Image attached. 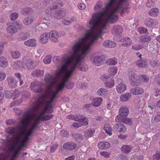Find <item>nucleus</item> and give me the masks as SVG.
<instances>
[{"instance_id":"obj_18","label":"nucleus","mask_w":160,"mask_h":160,"mask_svg":"<svg viewBox=\"0 0 160 160\" xmlns=\"http://www.w3.org/2000/svg\"><path fill=\"white\" fill-rule=\"evenodd\" d=\"M113 128L115 131L121 132H124L126 130V128L124 126L119 123L115 124Z\"/></svg>"},{"instance_id":"obj_20","label":"nucleus","mask_w":160,"mask_h":160,"mask_svg":"<svg viewBox=\"0 0 160 160\" xmlns=\"http://www.w3.org/2000/svg\"><path fill=\"white\" fill-rule=\"evenodd\" d=\"M129 112V109L126 106L121 107L119 110V114L121 117L127 116L128 115Z\"/></svg>"},{"instance_id":"obj_31","label":"nucleus","mask_w":160,"mask_h":160,"mask_svg":"<svg viewBox=\"0 0 160 160\" xmlns=\"http://www.w3.org/2000/svg\"><path fill=\"white\" fill-rule=\"evenodd\" d=\"M49 35L50 40H53L54 39H57L59 37L58 34L56 31H51Z\"/></svg>"},{"instance_id":"obj_9","label":"nucleus","mask_w":160,"mask_h":160,"mask_svg":"<svg viewBox=\"0 0 160 160\" xmlns=\"http://www.w3.org/2000/svg\"><path fill=\"white\" fill-rule=\"evenodd\" d=\"M21 94H22L21 97L19 99L16 100L13 102L10 105V106L12 107L14 106L18 105L23 101H26L29 99L30 97V93L27 91H22L21 92Z\"/></svg>"},{"instance_id":"obj_46","label":"nucleus","mask_w":160,"mask_h":160,"mask_svg":"<svg viewBox=\"0 0 160 160\" xmlns=\"http://www.w3.org/2000/svg\"><path fill=\"white\" fill-rule=\"evenodd\" d=\"M21 94V92L19 91L17 89H15L13 93H12L13 99H14L17 98Z\"/></svg>"},{"instance_id":"obj_47","label":"nucleus","mask_w":160,"mask_h":160,"mask_svg":"<svg viewBox=\"0 0 160 160\" xmlns=\"http://www.w3.org/2000/svg\"><path fill=\"white\" fill-rule=\"evenodd\" d=\"M18 13L17 12H14L10 14V18L12 21H14L18 18Z\"/></svg>"},{"instance_id":"obj_23","label":"nucleus","mask_w":160,"mask_h":160,"mask_svg":"<svg viewBox=\"0 0 160 160\" xmlns=\"http://www.w3.org/2000/svg\"><path fill=\"white\" fill-rule=\"evenodd\" d=\"M137 66L140 68H145L148 66L146 61L145 59H139L136 62Z\"/></svg>"},{"instance_id":"obj_1","label":"nucleus","mask_w":160,"mask_h":160,"mask_svg":"<svg viewBox=\"0 0 160 160\" xmlns=\"http://www.w3.org/2000/svg\"><path fill=\"white\" fill-rule=\"evenodd\" d=\"M80 42L75 44L72 48L73 53L70 57L66 59L64 64L62 65L59 72L57 73L58 76L64 74L63 77L68 81L70 78L76 68L82 71L84 69L81 64V61L84 58V55L86 54L90 49L91 45L95 41H79Z\"/></svg>"},{"instance_id":"obj_35","label":"nucleus","mask_w":160,"mask_h":160,"mask_svg":"<svg viewBox=\"0 0 160 160\" xmlns=\"http://www.w3.org/2000/svg\"><path fill=\"white\" fill-rule=\"evenodd\" d=\"M104 130L105 132L109 135H112V128L108 124H106L104 127Z\"/></svg>"},{"instance_id":"obj_44","label":"nucleus","mask_w":160,"mask_h":160,"mask_svg":"<svg viewBox=\"0 0 160 160\" xmlns=\"http://www.w3.org/2000/svg\"><path fill=\"white\" fill-rule=\"evenodd\" d=\"M20 53L18 51H12L11 52V55L12 57L14 59L18 58L20 55Z\"/></svg>"},{"instance_id":"obj_22","label":"nucleus","mask_w":160,"mask_h":160,"mask_svg":"<svg viewBox=\"0 0 160 160\" xmlns=\"http://www.w3.org/2000/svg\"><path fill=\"white\" fill-rule=\"evenodd\" d=\"M130 92L134 95H140L143 93V90L141 88L137 87L131 88Z\"/></svg>"},{"instance_id":"obj_7","label":"nucleus","mask_w":160,"mask_h":160,"mask_svg":"<svg viewBox=\"0 0 160 160\" xmlns=\"http://www.w3.org/2000/svg\"><path fill=\"white\" fill-rule=\"evenodd\" d=\"M27 126L24 127L23 126H22V127H19V129L20 131V133L18 136H20L21 138L23 136L22 140L27 143L29 139V137L31 135L33 131L37 127V126L36 124L33 123L31 126L30 130L27 131L26 127Z\"/></svg>"},{"instance_id":"obj_58","label":"nucleus","mask_w":160,"mask_h":160,"mask_svg":"<svg viewBox=\"0 0 160 160\" xmlns=\"http://www.w3.org/2000/svg\"><path fill=\"white\" fill-rule=\"evenodd\" d=\"M58 145L57 144H55L50 147V151L52 153L54 152L58 148Z\"/></svg>"},{"instance_id":"obj_36","label":"nucleus","mask_w":160,"mask_h":160,"mask_svg":"<svg viewBox=\"0 0 160 160\" xmlns=\"http://www.w3.org/2000/svg\"><path fill=\"white\" fill-rule=\"evenodd\" d=\"M131 147L128 145H123L121 148L122 151L124 153H127L130 152L131 150Z\"/></svg>"},{"instance_id":"obj_39","label":"nucleus","mask_w":160,"mask_h":160,"mask_svg":"<svg viewBox=\"0 0 160 160\" xmlns=\"http://www.w3.org/2000/svg\"><path fill=\"white\" fill-rule=\"evenodd\" d=\"M72 135L73 138L75 139L77 142H80L83 138V136L81 134L73 133Z\"/></svg>"},{"instance_id":"obj_41","label":"nucleus","mask_w":160,"mask_h":160,"mask_svg":"<svg viewBox=\"0 0 160 160\" xmlns=\"http://www.w3.org/2000/svg\"><path fill=\"white\" fill-rule=\"evenodd\" d=\"M110 144L108 142H101V149H107L110 147Z\"/></svg>"},{"instance_id":"obj_33","label":"nucleus","mask_w":160,"mask_h":160,"mask_svg":"<svg viewBox=\"0 0 160 160\" xmlns=\"http://www.w3.org/2000/svg\"><path fill=\"white\" fill-rule=\"evenodd\" d=\"M158 9L157 8H153L148 11V14L151 16L155 17L158 15Z\"/></svg>"},{"instance_id":"obj_48","label":"nucleus","mask_w":160,"mask_h":160,"mask_svg":"<svg viewBox=\"0 0 160 160\" xmlns=\"http://www.w3.org/2000/svg\"><path fill=\"white\" fill-rule=\"evenodd\" d=\"M52 56L50 55H48L44 58L43 62L46 64H48L51 62V61Z\"/></svg>"},{"instance_id":"obj_13","label":"nucleus","mask_w":160,"mask_h":160,"mask_svg":"<svg viewBox=\"0 0 160 160\" xmlns=\"http://www.w3.org/2000/svg\"><path fill=\"white\" fill-rule=\"evenodd\" d=\"M118 84L116 86V90L119 93L124 92L127 89L126 85L122 82V80L120 78L117 79Z\"/></svg>"},{"instance_id":"obj_57","label":"nucleus","mask_w":160,"mask_h":160,"mask_svg":"<svg viewBox=\"0 0 160 160\" xmlns=\"http://www.w3.org/2000/svg\"><path fill=\"white\" fill-rule=\"evenodd\" d=\"M122 122L125 124L131 125L132 122L131 120L128 118H125L122 119Z\"/></svg>"},{"instance_id":"obj_6","label":"nucleus","mask_w":160,"mask_h":160,"mask_svg":"<svg viewBox=\"0 0 160 160\" xmlns=\"http://www.w3.org/2000/svg\"><path fill=\"white\" fill-rule=\"evenodd\" d=\"M42 104L45 105V107L43 110L37 117L38 119H40L41 121H44L45 117V113H52L53 112V106L51 105V103L52 102L54 99L49 98H47L45 99H41Z\"/></svg>"},{"instance_id":"obj_32","label":"nucleus","mask_w":160,"mask_h":160,"mask_svg":"<svg viewBox=\"0 0 160 160\" xmlns=\"http://www.w3.org/2000/svg\"><path fill=\"white\" fill-rule=\"evenodd\" d=\"M95 130L93 129L89 128L86 129L84 132L85 136L86 138L92 137L94 134Z\"/></svg>"},{"instance_id":"obj_12","label":"nucleus","mask_w":160,"mask_h":160,"mask_svg":"<svg viewBox=\"0 0 160 160\" xmlns=\"http://www.w3.org/2000/svg\"><path fill=\"white\" fill-rule=\"evenodd\" d=\"M41 86V83L40 82L35 81L31 83L30 88L32 90L35 92L41 93L43 91V89Z\"/></svg>"},{"instance_id":"obj_63","label":"nucleus","mask_w":160,"mask_h":160,"mask_svg":"<svg viewBox=\"0 0 160 160\" xmlns=\"http://www.w3.org/2000/svg\"><path fill=\"white\" fill-rule=\"evenodd\" d=\"M108 93L107 90L105 88H101V96H104Z\"/></svg>"},{"instance_id":"obj_21","label":"nucleus","mask_w":160,"mask_h":160,"mask_svg":"<svg viewBox=\"0 0 160 160\" xmlns=\"http://www.w3.org/2000/svg\"><path fill=\"white\" fill-rule=\"evenodd\" d=\"M131 94L129 92H127L121 95L120 100L122 102H126L129 100L131 97Z\"/></svg>"},{"instance_id":"obj_34","label":"nucleus","mask_w":160,"mask_h":160,"mask_svg":"<svg viewBox=\"0 0 160 160\" xmlns=\"http://www.w3.org/2000/svg\"><path fill=\"white\" fill-rule=\"evenodd\" d=\"M8 65L7 60L4 57H0V67H5Z\"/></svg>"},{"instance_id":"obj_14","label":"nucleus","mask_w":160,"mask_h":160,"mask_svg":"<svg viewBox=\"0 0 160 160\" xmlns=\"http://www.w3.org/2000/svg\"><path fill=\"white\" fill-rule=\"evenodd\" d=\"M112 32L114 35L120 37L123 32V28L118 25H115L112 30Z\"/></svg>"},{"instance_id":"obj_29","label":"nucleus","mask_w":160,"mask_h":160,"mask_svg":"<svg viewBox=\"0 0 160 160\" xmlns=\"http://www.w3.org/2000/svg\"><path fill=\"white\" fill-rule=\"evenodd\" d=\"M65 15V12L60 10H55V12L53 13L54 17L58 19H60L63 17Z\"/></svg>"},{"instance_id":"obj_26","label":"nucleus","mask_w":160,"mask_h":160,"mask_svg":"<svg viewBox=\"0 0 160 160\" xmlns=\"http://www.w3.org/2000/svg\"><path fill=\"white\" fill-rule=\"evenodd\" d=\"M44 71L42 70H40L39 69H37L32 72V76L33 77H41L43 76Z\"/></svg>"},{"instance_id":"obj_52","label":"nucleus","mask_w":160,"mask_h":160,"mask_svg":"<svg viewBox=\"0 0 160 160\" xmlns=\"http://www.w3.org/2000/svg\"><path fill=\"white\" fill-rule=\"evenodd\" d=\"M138 31L140 34H143L148 32L147 29L143 27L138 28Z\"/></svg>"},{"instance_id":"obj_51","label":"nucleus","mask_w":160,"mask_h":160,"mask_svg":"<svg viewBox=\"0 0 160 160\" xmlns=\"http://www.w3.org/2000/svg\"><path fill=\"white\" fill-rule=\"evenodd\" d=\"M6 132L9 134H14L15 132V129L14 127H8L6 129Z\"/></svg>"},{"instance_id":"obj_54","label":"nucleus","mask_w":160,"mask_h":160,"mask_svg":"<svg viewBox=\"0 0 160 160\" xmlns=\"http://www.w3.org/2000/svg\"><path fill=\"white\" fill-rule=\"evenodd\" d=\"M80 122H81V123L82 122L83 123V124L86 125H88V119L86 118H85L83 117L82 116H81V117L80 119Z\"/></svg>"},{"instance_id":"obj_55","label":"nucleus","mask_w":160,"mask_h":160,"mask_svg":"<svg viewBox=\"0 0 160 160\" xmlns=\"http://www.w3.org/2000/svg\"><path fill=\"white\" fill-rule=\"evenodd\" d=\"M100 57H97L94 58L93 59V63L97 66H99L100 64L99 60Z\"/></svg>"},{"instance_id":"obj_38","label":"nucleus","mask_w":160,"mask_h":160,"mask_svg":"<svg viewBox=\"0 0 160 160\" xmlns=\"http://www.w3.org/2000/svg\"><path fill=\"white\" fill-rule=\"evenodd\" d=\"M63 6L62 2L61 1H57L53 3L52 7L55 10Z\"/></svg>"},{"instance_id":"obj_45","label":"nucleus","mask_w":160,"mask_h":160,"mask_svg":"<svg viewBox=\"0 0 160 160\" xmlns=\"http://www.w3.org/2000/svg\"><path fill=\"white\" fill-rule=\"evenodd\" d=\"M106 63L109 65H115L117 63V62L115 59L111 58L107 60Z\"/></svg>"},{"instance_id":"obj_5","label":"nucleus","mask_w":160,"mask_h":160,"mask_svg":"<svg viewBox=\"0 0 160 160\" xmlns=\"http://www.w3.org/2000/svg\"><path fill=\"white\" fill-rule=\"evenodd\" d=\"M12 144L10 147L9 150L13 153L11 160H15V158L22 149L26 147L27 142L21 139L20 136H17L12 140Z\"/></svg>"},{"instance_id":"obj_64","label":"nucleus","mask_w":160,"mask_h":160,"mask_svg":"<svg viewBox=\"0 0 160 160\" xmlns=\"http://www.w3.org/2000/svg\"><path fill=\"white\" fill-rule=\"evenodd\" d=\"M60 133V135L62 136L65 137L68 136L69 134L68 132L66 130H61Z\"/></svg>"},{"instance_id":"obj_49","label":"nucleus","mask_w":160,"mask_h":160,"mask_svg":"<svg viewBox=\"0 0 160 160\" xmlns=\"http://www.w3.org/2000/svg\"><path fill=\"white\" fill-rule=\"evenodd\" d=\"M55 10L53 7L52 8L48 7L45 9V12L46 13L50 15L54 12Z\"/></svg>"},{"instance_id":"obj_11","label":"nucleus","mask_w":160,"mask_h":160,"mask_svg":"<svg viewBox=\"0 0 160 160\" xmlns=\"http://www.w3.org/2000/svg\"><path fill=\"white\" fill-rule=\"evenodd\" d=\"M128 76L129 79L132 85H138V81L137 79L138 76L134 72L131 70L128 71Z\"/></svg>"},{"instance_id":"obj_53","label":"nucleus","mask_w":160,"mask_h":160,"mask_svg":"<svg viewBox=\"0 0 160 160\" xmlns=\"http://www.w3.org/2000/svg\"><path fill=\"white\" fill-rule=\"evenodd\" d=\"M23 61H16L14 63V67L16 68H19L21 66L23 65V64H24Z\"/></svg>"},{"instance_id":"obj_15","label":"nucleus","mask_w":160,"mask_h":160,"mask_svg":"<svg viewBox=\"0 0 160 160\" xmlns=\"http://www.w3.org/2000/svg\"><path fill=\"white\" fill-rule=\"evenodd\" d=\"M76 147L77 144L75 143L70 142L64 143L63 148L65 150L71 151L75 149Z\"/></svg>"},{"instance_id":"obj_43","label":"nucleus","mask_w":160,"mask_h":160,"mask_svg":"<svg viewBox=\"0 0 160 160\" xmlns=\"http://www.w3.org/2000/svg\"><path fill=\"white\" fill-rule=\"evenodd\" d=\"M149 80V78L144 75H140L138 76V81L141 82H147Z\"/></svg>"},{"instance_id":"obj_59","label":"nucleus","mask_w":160,"mask_h":160,"mask_svg":"<svg viewBox=\"0 0 160 160\" xmlns=\"http://www.w3.org/2000/svg\"><path fill=\"white\" fill-rule=\"evenodd\" d=\"M143 47L142 45L136 44L133 46L132 47V48L133 50H138L141 49Z\"/></svg>"},{"instance_id":"obj_3","label":"nucleus","mask_w":160,"mask_h":160,"mask_svg":"<svg viewBox=\"0 0 160 160\" xmlns=\"http://www.w3.org/2000/svg\"><path fill=\"white\" fill-rule=\"evenodd\" d=\"M96 12L93 13L89 22L91 29L87 31L83 37L78 40H96L100 33V1L97 2L94 7Z\"/></svg>"},{"instance_id":"obj_16","label":"nucleus","mask_w":160,"mask_h":160,"mask_svg":"<svg viewBox=\"0 0 160 160\" xmlns=\"http://www.w3.org/2000/svg\"><path fill=\"white\" fill-rule=\"evenodd\" d=\"M7 79L10 88H13L16 87L17 81L15 79L14 77L12 76L8 77Z\"/></svg>"},{"instance_id":"obj_28","label":"nucleus","mask_w":160,"mask_h":160,"mask_svg":"<svg viewBox=\"0 0 160 160\" xmlns=\"http://www.w3.org/2000/svg\"><path fill=\"white\" fill-rule=\"evenodd\" d=\"M100 98H94L93 99L92 104H87L85 105V106L87 108H88L90 107L92 105L95 107L98 106L100 105Z\"/></svg>"},{"instance_id":"obj_62","label":"nucleus","mask_w":160,"mask_h":160,"mask_svg":"<svg viewBox=\"0 0 160 160\" xmlns=\"http://www.w3.org/2000/svg\"><path fill=\"white\" fill-rule=\"evenodd\" d=\"M160 159V152L158 151L153 156L154 160H159Z\"/></svg>"},{"instance_id":"obj_56","label":"nucleus","mask_w":160,"mask_h":160,"mask_svg":"<svg viewBox=\"0 0 160 160\" xmlns=\"http://www.w3.org/2000/svg\"><path fill=\"white\" fill-rule=\"evenodd\" d=\"M5 96L7 98H10L12 97V93L8 90H5L4 91Z\"/></svg>"},{"instance_id":"obj_4","label":"nucleus","mask_w":160,"mask_h":160,"mask_svg":"<svg viewBox=\"0 0 160 160\" xmlns=\"http://www.w3.org/2000/svg\"><path fill=\"white\" fill-rule=\"evenodd\" d=\"M44 80L46 84L51 86H54L55 90V91L52 90L50 86L47 87L46 93L42 94L41 95L40 97L41 99H45L47 98H49L54 99L56 97L58 92L62 90L64 88L65 83L68 81L63 77L61 83L56 82L52 75L49 74L46 75Z\"/></svg>"},{"instance_id":"obj_60","label":"nucleus","mask_w":160,"mask_h":160,"mask_svg":"<svg viewBox=\"0 0 160 160\" xmlns=\"http://www.w3.org/2000/svg\"><path fill=\"white\" fill-rule=\"evenodd\" d=\"M8 156L6 154H1L0 155V160H7L8 159Z\"/></svg>"},{"instance_id":"obj_19","label":"nucleus","mask_w":160,"mask_h":160,"mask_svg":"<svg viewBox=\"0 0 160 160\" xmlns=\"http://www.w3.org/2000/svg\"><path fill=\"white\" fill-rule=\"evenodd\" d=\"M144 23L146 26L150 28L156 25L158 23L156 20L148 18L146 19Z\"/></svg>"},{"instance_id":"obj_25","label":"nucleus","mask_w":160,"mask_h":160,"mask_svg":"<svg viewBox=\"0 0 160 160\" xmlns=\"http://www.w3.org/2000/svg\"><path fill=\"white\" fill-rule=\"evenodd\" d=\"M34 19V17L32 15H29L23 19V23L26 25H28L33 22Z\"/></svg>"},{"instance_id":"obj_8","label":"nucleus","mask_w":160,"mask_h":160,"mask_svg":"<svg viewBox=\"0 0 160 160\" xmlns=\"http://www.w3.org/2000/svg\"><path fill=\"white\" fill-rule=\"evenodd\" d=\"M38 108L35 107L26 112L24 114L23 118L20 120V123L24 127L28 126L30 123L31 120L35 117V115L32 113L34 111L38 110Z\"/></svg>"},{"instance_id":"obj_42","label":"nucleus","mask_w":160,"mask_h":160,"mask_svg":"<svg viewBox=\"0 0 160 160\" xmlns=\"http://www.w3.org/2000/svg\"><path fill=\"white\" fill-rule=\"evenodd\" d=\"M75 20V19L73 17L71 18V20L68 18H66L62 21V23L66 26L70 24L71 21H74Z\"/></svg>"},{"instance_id":"obj_17","label":"nucleus","mask_w":160,"mask_h":160,"mask_svg":"<svg viewBox=\"0 0 160 160\" xmlns=\"http://www.w3.org/2000/svg\"><path fill=\"white\" fill-rule=\"evenodd\" d=\"M8 26L6 30L8 33L11 34L15 33L17 32V29L15 27L13 23H9L7 24Z\"/></svg>"},{"instance_id":"obj_61","label":"nucleus","mask_w":160,"mask_h":160,"mask_svg":"<svg viewBox=\"0 0 160 160\" xmlns=\"http://www.w3.org/2000/svg\"><path fill=\"white\" fill-rule=\"evenodd\" d=\"M154 5V2L152 0H148L147 2V6L148 8L153 6Z\"/></svg>"},{"instance_id":"obj_10","label":"nucleus","mask_w":160,"mask_h":160,"mask_svg":"<svg viewBox=\"0 0 160 160\" xmlns=\"http://www.w3.org/2000/svg\"><path fill=\"white\" fill-rule=\"evenodd\" d=\"M22 61L23 63H25L26 68L30 70L34 69L39 63L38 61H32L31 59H28L27 57H25L23 58Z\"/></svg>"},{"instance_id":"obj_27","label":"nucleus","mask_w":160,"mask_h":160,"mask_svg":"<svg viewBox=\"0 0 160 160\" xmlns=\"http://www.w3.org/2000/svg\"><path fill=\"white\" fill-rule=\"evenodd\" d=\"M118 70L117 68L115 66H111L108 69V74L111 76H114L117 73Z\"/></svg>"},{"instance_id":"obj_50","label":"nucleus","mask_w":160,"mask_h":160,"mask_svg":"<svg viewBox=\"0 0 160 160\" xmlns=\"http://www.w3.org/2000/svg\"><path fill=\"white\" fill-rule=\"evenodd\" d=\"M50 39L49 35L48 34L45 33L41 35L40 37V40H48Z\"/></svg>"},{"instance_id":"obj_40","label":"nucleus","mask_w":160,"mask_h":160,"mask_svg":"<svg viewBox=\"0 0 160 160\" xmlns=\"http://www.w3.org/2000/svg\"><path fill=\"white\" fill-rule=\"evenodd\" d=\"M24 44L27 46L34 47L37 45L36 41H25Z\"/></svg>"},{"instance_id":"obj_2","label":"nucleus","mask_w":160,"mask_h":160,"mask_svg":"<svg viewBox=\"0 0 160 160\" xmlns=\"http://www.w3.org/2000/svg\"><path fill=\"white\" fill-rule=\"evenodd\" d=\"M127 0H119V3L114 7L117 0H110L105 7L104 11H101V37L107 30L106 25L108 22L113 23L119 19V16L117 13L119 12L122 16L124 14V8L122 4ZM101 39H102L101 38Z\"/></svg>"},{"instance_id":"obj_37","label":"nucleus","mask_w":160,"mask_h":160,"mask_svg":"<svg viewBox=\"0 0 160 160\" xmlns=\"http://www.w3.org/2000/svg\"><path fill=\"white\" fill-rule=\"evenodd\" d=\"M105 84L106 87L112 88L114 85V81L113 79L111 78L106 80Z\"/></svg>"},{"instance_id":"obj_30","label":"nucleus","mask_w":160,"mask_h":160,"mask_svg":"<svg viewBox=\"0 0 160 160\" xmlns=\"http://www.w3.org/2000/svg\"><path fill=\"white\" fill-rule=\"evenodd\" d=\"M33 11V10L31 8L25 7L23 8L21 11V12L23 15H28L32 13Z\"/></svg>"},{"instance_id":"obj_24","label":"nucleus","mask_w":160,"mask_h":160,"mask_svg":"<svg viewBox=\"0 0 160 160\" xmlns=\"http://www.w3.org/2000/svg\"><path fill=\"white\" fill-rule=\"evenodd\" d=\"M102 44L104 47L109 48H114L116 46V43L113 41H105Z\"/></svg>"}]
</instances>
